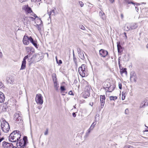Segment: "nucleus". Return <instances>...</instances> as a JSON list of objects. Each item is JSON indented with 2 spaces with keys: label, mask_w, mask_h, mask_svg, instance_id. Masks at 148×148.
<instances>
[{
  "label": "nucleus",
  "mask_w": 148,
  "mask_h": 148,
  "mask_svg": "<svg viewBox=\"0 0 148 148\" xmlns=\"http://www.w3.org/2000/svg\"><path fill=\"white\" fill-rule=\"evenodd\" d=\"M26 50L28 55L25 56L23 58V60L22 62L21 67L20 70H23L25 69L26 64V60L28 58L30 57V55L34 52V49L32 47H27L26 48Z\"/></svg>",
  "instance_id": "obj_1"
},
{
  "label": "nucleus",
  "mask_w": 148,
  "mask_h": 148,
  "mask_svg": "<svg viewBox=\"0 0 148 148\" xmlns=\"http://www.w3.org/2000/svg\"><path fill=\"white\" fill-rule=\"evenodd\" d=\"M19 131L17 130H14L11 133L9 136V141L11 142H19L21 136ZM21 139H20L21 140Z\"/></svg>",
  "instance_id": "obj_2"
},
{
  "label": "nucleus",
  "mask_w": 148,
  "mask_h": 148,
  "mask_svg": "<svg viewBox=\"0 0 148 148\" xmlns=\"http://www.w3.org/2000/svg\"><path fill=\"white\" fill-rule=\"evenodd\" d=\"M27 137L26 136H24L23 139H21L19 142L16 143L17 147H13L12 148H26V145L28 143Z\"/></svg>",
  "instance_id": "obj_3"
},
{
  "label": "nucleus",
  "mask_w": 148,
  "mask_h": 148,
  "mask_svg": "<svg viewBox=\"0 0 148 148\" xmlns=\"http://www.w3.org/2000/svg\"><path fill=\"white\" fill-rule=\"evenodd\" d=\"M86 66L84 64H83L78 69V72L82 77L87 76L88 75L87 70L86 69Z\"/></svg>",
  "instance_id": "obj_4"
},
{
  "label": "nucleus",
  "mask_w": 148,
  "mask_h": 148,
  "mask_svg": "<svg viewBox=\"0 0 148 148\" xmlns=\"http://www.w3.org/2000/svg\"><path fill=\"white\" fill-rule=\"evenodd\" d=\"M1 127L2 130L5 133H8L9 129L10 127L8 122L5 121H3L1 122Z\"/></svg>",
  "instance_id": "obj_5"
},
{
  "label": "nucleus",
  "mask_w": 148,
  "mask_h": 148,
  "mask_svg": "<svg viewBox=\"0 0 148 148\" xmlns=\"http://www.w3.org/2000/svg\"><path fill=\"white\" fill-rule=\"evenodd\" d=\"M35 100L36 103L38 104H42L43 103V97L40 94L36 95Z\"/></svg>",
  "instance_id": "obj_6"
},
{
  "label": "nucleus",
  "mask_w": 148,
  "mask_h": 148,
  "mask_svg": "<svg viewBox=\"0 0 148 148\" xmlns=\"http://www.w3.org/2000/svg\"><path fill=\"white\" fill-rule=\"evenodd\" d=\"M138 27L137 24L134 23H132L128 25L126 27L128 29L127 30H132L136 29Z\"/></svg>",
  "instance_id": "obj_7"
},
{
  "label": "nucleus",
  "mask_w": 148,
  "mask_h": 148,
  "mask_svg": "<svg viewBox=\"0 0 148 148\" xmlns=\"http://www.w3.org/2000/svg\"><path fill=\"white\" fill-rule=\"evenodd\" d=\"M14 144L11 143H9L5 141L3 142L2 146L4 148H12L14 146Z\"/></svg>",
  "instance_id": "obj_8"
},
{
  "label": "nucleus",
  "mask_w": 148,
  "mask_h": 148,
  "mask_svg": "<svg viewBox=\"0 0 148 148\" xmlns=\"http://www.w3.org/2000/svg\"><path fill=\"white\" fill-rule=\"evenodd\" d=\"M31 36H24L23 38V41L24 44L25 45H28L29 44V41H30V38Z\"/></svg>",
  "instance_id": "obj_9"
},
{
  "label": "nucleus",
  "mask_w": 148,
  "mask_h": 148,
  "mask_svg": "<svg viewBox=\"0 0 148 148\" xmlns=\"http://www.w3.org/2000/svg\"><path fill=\"white\" fill-rule=\"evenodd\" d=\"M23 10H25L26 13H30L32 12L31 8L28 5H24L22 8Z\"/></svg>",
  "instance_id": "obj_10"
},
{
  "label": "nucleus",
  "mask_w": 148,
  "mask_h": 148,
  "mask_svg": "<svg viewBox=\"0 0 148 148\" xmlns=\"http://www.w3.org/2000/svg\"><path fill=\"white\" fill-rule=\"evenodd\" d=\"M130 79V81H134L135 82H136L137 79L136 75L134 71H132L131 73Z\"/></svg>",
  "instance_id": "obj_11"
},
{
  "label": "nucleus",
  "mask_w": 148,
  "mask_h": 148,
  "mask_svg": "<svg viewBox=\"0 0 148 148\" xmlns=\"http://www.w3.org/2000/svg\"><path fill=\"white\" fill-rule=\"evenodd\" d=\"M105 95H101L100 97V102L101 103V108H102L103 107L105 104Z\"/></svg>",
  "instance_id": "obj_12"
},
{
  "label": "nucleus",
  "mask_w": 148,
  "mask_h": 148,
  "mask_svg": "<svg viewBox=\"0 0 148 148\" xmlns=\"http://www.w3.org/2000/svg\"><path fill=\"white\" fill-rule=\"evenodd\" d=\"M99 52L100 55L103 57H106L108 54V52L107 51L103 49L100 50Z\"/></svg>",
  "instance_id": "obj_13"
},
{
  "label": "nucleus",
  "mask_w": 148,
  "mask_h": 148,
  "mask_svg": "<svg viewBox=\"0 0 148 148\" xmlns=\"http://www.w3.org/2000/svg\"><path fill=\"white\" fill-rule=\"evenodd\" d=\"M30 42L35 46L36 48H38V45H37V42L36 40H34V39L31 37L30 38Z\"/></svg>",
  "instance_id": "obj_14"
},
{
  "label": "nucleus",
  "mask_w": 148,
  "mask_h": 148,
  "mask_svg": "<svg viewBox=\"0 0 148 148\" xmlns=\"http://www.w3.org/2000/svg\"><path fill=\"white\" fill-rule=\"evenodd\" d=\"M117 47L118 49V51L119 53H121L123 51V49L122 46L120 45V42H117Z\"/></svg>",
  "instance_id": "obj_15"
},
{
  "label": "nucleus",
  "mask_w": 148,
  "mask_h": 148,
  "mask_svg": "<svg viewBox=\"0 0 148 148\" xmlns=\"http://www.w3.org/2000/svg\"><path fill=\"white\" fill-rule=\"evenodd\" d=\"M36 54H35L33 56L30 58H28L27 59V61L29 63V64H31L34 61L35 59L36 58Z\"/></svg>",
  "instance_id": "obj_16"
},
{
  "label": "nucleus",
  "mask_w": 148,
  "mask_h": 148,
  "mask_svg": "<svg viewBox=\"0 0 148 148\" xmlns=\"http://www.w3.org/2000/svg\"><path fill=\"white\" fill-rule=\"evenodd\" d=\"M56 8L52 9L49 12H48V14L49 16V18H51V15H54L56 14Z\"/></svg>",
  "instance_id": "obj_17"
},
{
  "label": "nucleus",
  "mask_w": 148,
  "mask_h": 148,
  "mask_svg": "<svg viewBox=\"0 0 148 148\" xmlns=\"http://www.w3.org/2000/svg\"><path fill=\"white\" fill-rule=\"evenodd\" d=\"M5 98L4 94L2 92H0V103H3L5 101Z\"/></svg>",
  "instance_id": "obj_18"
},
{
  "label": "nucleus",
  "mask_w": 148,
  "mask_h": 148,
  "mask_svg": "<svg viewBox=\"0 0 148 148\" xmlns=\"http://www.w3.org/2000/svg\"><path fill=\"white\" fill-rule=\"evenodd\" d=\"M38 21H40V23L39 25L36 24V27H37V28L38 30V31H39V32H40L41 31V26H42L41 25L42 24V22L40 18H38Z\"/></svg>",
  "instance_id": "obj_19"
},
{
  "label": "nucleus",
  "mask_w": 148,
  "mask_h": 148,
  "mask_svg": "<svg viewBox=\"0 0 148 148\" xmlns=\"http://www.w3.org/2000/svg\"><path fill=\"white\" fill-rule=\"evenodd\" d=\"M124 3L125 4H127L131 3L134 5H136V3L130 0H124Z\"/></svg>",
  "instance_id": "obj_20"
},
{
  "label": "nucleus",
  "mask_w": 148,
  "mask_h": 148,
  "mask_svg": "<svg viewBox=\"0 0 148 148\" xmlns=\"http://www.w3.org/2000/svg\"><path fill=\"white\" fill-rule=\"evenodd\" d=\"M21 114H20V112H17V113H15L14 116V119L16 120L17 118L21 116Z\"/></svg>",
  "instance_id": "obj_21"
},
{
  "label": "nucleus",
  "mask_w": 148,
  "mask_h": 148,
  "mask_svg": "<svg viewBox=\"0 0 148 148\" xmlns=\"http://www.w3.org/2000/svg\"><path fill=\"white\" fill-rule=\"evenodd\" d=\"M16 122L18 123H21L22 122V118L21 116L17 118L16 120H14Z\"/></svg>",
  "instance_id": "obj_22"
},
{
  "label": "nucleus",
  "mask_w": 148,
  "mask_h": 148,
  "mask_svg": "<svg viewBox=\"0 0 148 148\" xmlns=\"http://www.w3.org/2000/svg\"><path fill=\"white\" fill-rule=\"evenodd\" d=\"M99 16H101V18L103 19H104L105 18V17L104 16V13L102 11H100L99 13Z\"/></svg>",
  "instance_id": "obj_23"
},
{
  "label": "nucleus",
  "mask_w": 148,
  "mask_h": 148,
  "mask_svg": "<svg viewBox=\"0 0 148 148\" xmlns=\"http://www.w3.org/2000/svg\"><path fill=\"white\" fill-rule=\"evenodd\" d=\"M78 56L82 60H84V56L83 53L81 52L78 54Z\"/></svg>",
  "instance_id": "obj_24"
},
{
  "label": "nucleus",
  "mask_w": 148,
  "mask_h": 148,
  "mask_svg": "<svg viewBox=\"0 0 148 148\" xmlns=\"http://www.w3.org/2000/svg\"><path fill=\"white\" fill-rule=\"evenodd\" d=\"M8 82L10 84L12 83L14 81V79L12 78H8L7 79Z\"/></svg>",
  "instance_id": "obj_25"
},
{
  "label": "nucleus",
  "mask_w": 148,
  "mask_h": 148,
  "mask_svg": "<svg viewBox=\"0 0 148 148\" xmlns=\"http://www.w3.org/2000/svg\"><path fill=\"white\" fill-rule=\"evenodd\" d=\"M117 98V97L116 96H111L110 97V101H115Z\"/></svg>",
  "instance_id": "obj_26"
},
{
  "label": "nucleus",
  "mask_w": 148,
  "mask_h": 148,
  "mask_svg": "<svg viewBox=\"0 0 148 148\" xmlns=\"http://www.w3.org/2000/svg\"><path fill=\"white\" fill-rule=\"evenodd\" d=\"M52 77L53 82H55L57 81V78H56V74L55 73L53 74L52 75Z\"/></svg>",
  "instance_id": "obj_27"
},
{
  "label": "nucleus",
  "mask_w": 148,
  "mask_h": 148,
  "mask_svg": "<svg viewBox=\"0 0 148 148\" xmlns=\"http://www.w3.org/2000/svg\"><path fill=\"white\" fill-rule=\"evenodd\" d=\"M73 60L75 64V65L77 66V59L75 57H73Z\"/></svg>",
  "instance_id": "obj_28"
},
{
  "label": "nucleus",
  "mask_w": 148,
  "mask_h": 148,
  "mask_svg": "<svg viewBox=\"0 0 148 148\" xmlns=\"http://www.w3.org/2000/svg\"><path fill=\"white\" fill-rule=\"evenodd\" d=\"M61 92H64V91L66 90L65 87L64 86H61L60 88Z\"/></svg>",
  "instance_id": "obj_29"
},
{
  "label": "nucleus",
  "mask_w": 148,
  "mask_h": 148,
  "mask_svg": "<svg viewBox=\"0 0 148 148\" xmlns=\"http://www.w3.org/2000/svg\"><path fill=\"white\" fill-rule=\"evenodd\" d=\"M25 18H29V19L32 20V21H34L35 20V18L31 16L26 17Z\"/></svg>",
  "instance_id": "obj_30"
},
{
  "label": "nucleus",
  "mask_w": 148,
  "mask_h": 148,
  "mask_svg": "<svg viewBox=\"0 0 148 148\" xmlns=\"http://www.w3.org/2000/svg\"><path fill=\"white\" fill-rule=\"evenodd\" d=\"M7 109L8 106H3V107L2 108V110L3 111L5 112L6 111Z\"/></svg>",
  "instance_id": "obj_31"
},
{
  "label": "nucleus",
  "mask_w": 148,
  "mask_h": 148,
  "mask_svg": "<svg viewBox=\"0 0 148 148\" xmlns=\"http://www.w3.org/2000/svg\"><path fill=\"white\" fill-rule=\"evenodd\" d=\"M122 96L121 98V99L122 100H123L125 99V94L123 92H122Z\"/></svg>",
  "instance_id": "obj_32"
},
{
  "label": "nucleus",
  "mask_w": 148,
  "mask_h": 148,
  "mask_svg": "<svg viewBox=\"0 0 148 148\" xmlns=\"http://www.w3.org/2000/svg\"><path fill=\"white\" fill-rule=\"evenodd\" d=\"M54 84V86L55 87H59L58 84L57 83V81H55V82H53Z\"/></svg>",
  "instance_id": "obj_33"
},
{
  "label": "nucleus",
  "mask_w": 148,
  "mask_h": 148,
  "mask_svg": "<svg viewBox=\"0 0 148 148\" xmlns=\"http://www.w3.org/2000/svg\"><path fill=\"white\" fill-rule=\"evenodd\" d=\"M145 101L142 102L140 106V108H144V103Z\"/></svg>",
  "instance_id": "obj_34"
},
{
  "label": "nucleus",
  "mask_w": 148,
  "mask_h": 148,
  "mask_svg": "<svg viewBox=\"0 0 148 148\" xmlns=\"http://www.w3.org/2000/svg\"><path fill=\"white\" fill-rule=\"evenodd\" d=\"M79 27L80 29L83 30H85V29L84 26L81 25H79Z\"/></svg>",
  "instance_id": "obj_35"
},
{
  "label": "nucleus",
  "mask_w": 148,
  "mask_h": 148,
  "mask_svg": "<svg viewBox=\"0 0 148 148\" xmlns=\"http://www.w3.org/2000/svg\"><path fill=\"white\" fill-rule=\"evenodd\" d=\"M91 130L89 128L87 132H86V136L88 135L90 133Z\"/></svg>",
  "instance_id": "obj_36"
},
{
  "label": "nucleus",
  "mask_w": 148,
  "mask_h": 148,
  "mask_svg": "<svg viewBox=\"0 0 148 148\" xmlns=\"http://www.w3.org/2000/svg\"><path fill=\"white\" fill-rule=\"evenodd\" d=\"M77 52L78 54L79 53L81 52V50L80 48L78 47L77 48Z\"/></svg>",
  "instance_id": "obj_37"
},
{
  "label": "nucleus",
  "mask_w": 148,
  "mask_h": 148,
  "mask_svg": "<svg viewBox=\"0 0 148 148\" xmlns=\"http://www.w3.org/2000/svg\"><path fill=\"white\" fill-rule=\"evenodd\" d=\"M79 3L81 7H82L83 6L84 3H83V2L81 1H79Z\"/></svg>",
  "instance_id": "obj_38"
},
{
  "label": "nucleus",
  "mask_w": 148,
  "mask_h": 148,
  "mask_svg": "<svg viewBox=\"0 0 148 148\" xmlns=\"http://www.w3.org/2000/svg\"><path fill=\"white\" fill-rule=\"evenodd\" d=\"M69 94L71 95H74V94L73 93V92L71 90L70 91L69 93Z\"/></svg>",
  "instance_id": "obj_39"
},
{
  "label": "nucleus",
  "mask_w": 148,
  "mask_h": 148,
  "mask_svg": "<svg viewBox=\"0 0 148 148\" xmlns=\"http://www.w3.org/2000/svg\"><path fill=\"white\" fill-rule=\"evenodd\" d=\"M56 60H57V63H58L59 64H62V61L61 60H59L58 62V61H57V59L56 58Z\"/></svg>",
  "instance_id": "obj_40"
},
{
  "label": "nucleus",
  "mask_w": 148,
  "mask_h": 148,
  "mask_svg": "<svg viewBox=\"0 0 148 148\" xmlns=\"http://www.w3.org/2000/svg\"><path fill=\"white\" fill-rule=\"evenodd\" d=\"M96 124V122H93V123L92 124V125H91V126H92V127H93V128H94L95 126V125Z\"/></svg>",
  "instance_id": "obj_41"
},
{
  "label": "nucleus",
  "mask_w": 148,
  "mask_h": 148,
  "mask_svg": "<svg viewBox=\"0 0 148 148\" xmlns=\"http://www.w3.org/2000/svg\"><path fill=\"white\" fill-rule=\"evenodd\" d=\"M119 88L120 89H122V84H121L120 83H119Z\"/></svg>",
  "instance_id": "obj_42"
},
{
  "label": "nucleus",
  "mask_w": 148,
  "mask_h": 148,
  "mask_svg": "<svg viewBox=\"0 0 148 148\" xmlns=\"http://www.w3.org/2000/svg\"><path fill=\"white\" fill-rule=\"evenodd\" d=\"M48 129H47L46 130L45 132L44 133V134L45 135H47L48 134Z\"/></svg>",
  "instance_id": "obj_43"
},
{
  "label": "nucleus",
  "mask_w": 148,
  "mask_h": 148,
  "mask_svg": "<svg viewBox=\"0 0 148 148\" xmlns=\"http://www.w3.org/2000/svg\"><path fill=\"white\" fill-rule=\"evenodd\" d=\"M121 57L120 56L119 57V59H118V64L119 65V66H120V60L121 59Z\"/></svg>",
  "instance_id": "obj_44"
},
{
  "label": "nucleus",
  "mask_w": 148,
  "mask_h": 148,
  "mask_svg": "<svg viewBox=\"0 0 148 148\" xmlns=\"http://www.w3.org/2000/svg\"><path fill=\"white\" fill-rule=\"evenodd\" d=\"M144 107L145 106H147L148 105V103L147 102H146V101H145L144 103Z\"/></svg>",
  "instance_id": "obj_45"
},
{
  "label": "nucleus",
  "mask_w": 148,
  "mask_h": 148,
  "mask_svg": "<svg viewBox=\"0 0 148 148\" xmlns=\"http://www.w3.org/2000/svg\"><path fill=\"white\" fill-rule=\"evenodd\" d=\"M131 147V146L130 145H126L125 146L124 148H130Z\"/></svg>",
  "instance_id": "obj_46"
},
{
  "label": "nucleus",
  "mask_w": 148,
  "mask_h": 148,
  "mask_svg": "<svg viewBox=\"0 0 148 148\" xmlns=\"http://www.w3.org/2000/svg\"><path fill=\"white\" fill-rule=\"evenodd\" d=\"M123 73H127V72L126 71V69H124L122 71Z\"/></svg>",
  "instance_id": "obj_47"
},
{
  "label": "nucleus",
  "mask_w": 148,
  "mask_h": 148,
  "mask_svg": "<svg viewBox=\"0 0 148 148\" xmlns=\"http://www.w3.org/2000/svg\"><path fill=\"white\" fill-rule=\"evenodd\" d=\"M40 1V0H32V1H34L35 2H38Z\"/></svg>",
  "instance_id": "obj_48"
},
{
  "label": "nucleus",
  "mask_w": 148,
  "mask_h": 148,
  "mask_svg": "<svg viewBox=\"0 0 148 148\" xmlns=\"http://www.w3.org/2000/svg\"><path fill=\"white\" fill-rule=\"evenodd\" d=\"M18 0L20 2L22 3L23 2L26 1H27V0Z\"/></svg>",
  "instance_id": "obj_49"
},
{
  "label": "nucleus",
  "mask_w": 148,
  "mask_h": 148,
  "mask_svg": "<svg viewBox=\"0 0 148 148\" xmlns=\"http://www.w3.org/2000/svg\"><path fill=\"white\" fill-rule=\"evenodd\" d=\"M33 16L35 18H38L37 19V20H38V17L35 14H34V15H33Z\"/></svg>",
  "instance_id": "obj_50"
},
{
  "label": "nucleus",
  "mask_w": 148,
  "mask_h": 148,
  "mask_svg": "<svg viewBox=\"0 0 148 148\" xmlns=\"http://www.w3.org/2000/svg\"><path fill=\"white\" fill-rule=\"evenodd\" d=\"M72 115L73 117H75L76 116V114H75V112H73L72 114Z\"/></svg>",
  "instance_id": "obj_51"
},
{
  "label": "nucleus",
  "mask_w": 148,
  "mask_h": 148,
  "mask_svg": "<svg viewBox=\"0 0 148 148\" xmlns=\"http://www.w3.org/2000/svg\"><path fill=\"white\" fill-rule=\"evenodd\" d=\"M3 137H1L0 138V143L4 139Z\"/></svg>",
  "instance_id": "obj_52"
},
{
  "label": "nucleus",
  "mask_w": 148,
  "mask_h": 148,
  "mask_svg": "<svg viewBox=\"0 0 148 148\" xmlns=\"http://www.w3.org/2000/svg\"><path fill=\"white\" fill-rule=\"evenodd\" d=\"M77 80L76 79H75L74 81V83L75 84H76L77 83Z\"/></svg>",
  "instance_id": "obj_53"
},
{
  "label": "nucleus",
  "mask_w": 148,
  "mask_h": 148,
  "mask_svg": "<svg viewBox=\"0 0 148 148\" xmlns=\"http://www.w3.org/2000/svg\"><path fill=\"white\" fill-rule=\"evenodd\" d=\"M121 18L122 19H123V18L124 17V16H123V14H121Z\"/></svg>",
  "instance_id": "obj_54"
},
{
  "label": "nucleus",
  "mask_w": 148,
  "mask_h": 148,
  "mask_svg": "<svg viewBox=\"0 0 148 148\" xmlns=\"http://www.w3.org/2000/svg\"><path fill=\"white\" fill-rule=\"evenodd\" d=\"M136 10L137 12H138V8L137 7H135Z\"/></svg>",
  "instance_id": "obj_55"
},
{
  "label": "nucleus",
  "mask_w": 148,
  "mask_h": 148,
  "mask_svg": "<svg viewBox=\"0 0 148 148\" xmlns=\"http://www.w3.org/2000/svg\"><path fill=\"white\" fill-rule=\"evenodd\" d=\"M94 128L93 127H92V126H91L90 127L89 129H90L91 130H92Z\"/></svg>",
  "instance_id": "obj_56"
},
{
  "label": "nucleus",
  "mask_w": 148,
  "mask_h": 148,
  "mask_svg": "<svg viewBox=\"0 0 148 148\" xmlns=\"http://www.w3.org/2000/svg\"><path fill=\"white\" fill-rule=\"evenodd\" d=\"M110 0V2L112 3H113L114 1V0Z\"/></svg>",
  "instance_id": "obj_57"
},
{
  "label": "nucleus",
  "mask_w": 148,
  "mask_h": 148,
  "mask_svg": "<svg viewBox=\"0 0 148 148\" xmlns=\"http://www.w3.org/2000/svg\"><path fill=\"white\" fill-rule=\"evenodd\" d=\"M125 57H126V55H125L123 56V57H124V58H123V61H125V60L124 59V58H125Z\"/></svg>",
  "instance_id": "obj_58"
},
{
  "label": "nucleus",
  "mask_w": 148,
  "mask_h": 148,
  "mask_svg": "<svg viewBox=\"0 0 148 148\" xmlns=\"http://www.w3.org/2000/svg\"><path fill=\"white\" fill-rule=\"evenodd\" d=\"M73 57H75V54H74V50H73Z\"/></svg>",
  "instance_id": "obj_59"
},
{
  "label": "nucleus",
  "mask_w": 148,
  "mask_h": 148,
  "mask_svg": "<svg viewBox=\"0 0 148 148\" xmlns=\"http://www.w3.org/2000/svg\"><path fill=\"white\" fill-rule=\"evenodd\" d=\"M93 103L91 104V103H90V104H89V105H90V106H92V105H93Z\"/></svg>",
  "instance_id": "obj_60"
},
{
  "label": "nucleus",
  "mask_w": 148,
  "mask_h": 148,
  "mask_svg": "<svg viewBox=\"0 0 148 148\" xmlns=\"http://www.w3.org/2000/svg\"><path fill=\"white\" fill-rule=\"evenodd\" d=\"M124 34L125 36L126 37V38H127V36H126V33H124Z\"/></svg>",
  "instance_id": "obj_61"
},
{
  "label": "nucleus",
  "mask_w": 148,
  "mask_h": 148,
  "mask_svg": "<svg viewBox=\"0 0 148 148\" xmlns=\"http://www.w3.org/2000/svg\"><path fill=\"white\" fill-rule=\"evenodd\" d=\"M58 87H55V88L56 90H58Z\"/></svg>",
  "instance_id": "obj_62"
},
{
  "label": "nucleus",
  "mask_w": 148,
  "mask_h": 148,
  "mask_svg": "<svg viewBox=\"0 0 148 148\" xmlns=\"http://www.w3.org/2000/svg\"><path fill=\"white\" fill-rule=\"evenodd\" d=\"M145 131L146 132H148V127L147 128V129L145 130Z\"/></svg>",
  "instance_id": "obj_63"
},
{
  "label": "nucleus",
  "mask_w": 148,
  "mask_h": 148,
  "mask_svg": "<svg viewBox=\"0 0 148 148\" xmlns=\"http://www.w3.org/2000/svg\"><path fill=\"white\" fill-rule=\"evenodd\" d=\"M146 47L147 49H148V44L147 45Z\"/></svg>",
  "instance_id": "obj_64"
}]
</instances>
